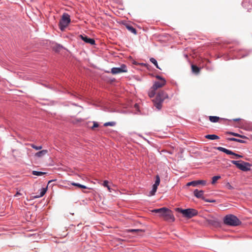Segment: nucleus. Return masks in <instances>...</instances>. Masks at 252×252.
I'll return each instance as SVG.
<instances>
[{
  "mask_svg": "<svg viewBox=\"0 0 252 252\" xmlns=\"http://www.w3.org/2000/svg\"><path fill=\"white\" fill-rule=\"evenodd\" d=\"M154 213H158L159 217L162 218L164 220H174V217L171 211L167 208H161L159 209H155L152 211Z\"/></svg>",
  "mask_w": 252,
  "mask_h": 252,
  "instance_id": "1",
  "label": "nucleus"
},
{
  "mask_svg": "<svg viewBox=\"0 0 252 252\" xmlns=\"http://www.w3.org/2000/svg\"><path fill=\"white\" fill-rule=\"evenodd\" d=\"M168 96L167 93L164 91L158 92L153 101L154 105L157 109H160L162 108V103Z\"/></svg>",
  "mask_w": 252,
  "mask_h": 252,
  "instance_id": "2",
  "label": "nucleus"
},
{
  "mask_svg": "<svg viewBox=\"0 0 252 252\" xmlns=\"http://www.w3.org/2000/svg\"><path fill=\"white\" fill-rule=\"evenodd\" d=\"M176 211L179 213H181L184 217L188 218L189 219L197 216L198 214L197 210L193 208L182 209L178 208L176 209Z\"/></svg>",
  "mask_w": 252,
  "mask_h": 252,
  "instance_id": "3",
  "label": "nucleus"
},
{
  "mask_svg": "<svg viewBox=\"0 0 252 252\" xmlns=\"http://www.w3.org/2000/svg\"><path fill=\"white\" fill-rule=\"evenodd\" d=\"M223 222L226 224L230 225L231 226H237L241 223V221L237 218L236 216L232 214L226 215L224 219Z\"/></svg>",
  "mask_w": 252,
  "mask_h": 252,
  "instance_id": "4",
  "label": "nucleus"
},
{
  "mask_svg": "<svg viewBox=\"0 0 252 252\" xmlns=\"http://www.w3.org/2000/svg\"><path fill=\"white\" fill-rule=\"evenodd\" d=\"M231 162L242 171H248L251 170V165L249 162L243 160H231Z\"/></svg>",
  "mask_w": 252,
  "mask_h": 252,
  "instance_id": "5",
  "label": "nucleus"
},
{
  "mask_svg": "<svg viewBox=\"0 0 252 252\" xmlns=\"http://www.w3.org/2000/svg\"><path fill=\"white\" fill-rule=\"evenodd\" d=\"M71 22L69 15L67 13L63 14L62 17L60 21L59 26L61 30L63 31Z\"/></svg>",
  "mask_w": 252,
  "mask_h": 252,
  "instance_id": "6",
  "label": "nucleus"
},
{
  "mask_svg": "<svg viewBox=\"0 0 252 252\" xmlns=\"http://www.w3.org/2000/svg\"><path fill=\"white\" fill-rule=\"evenodd\" d=\"M127 69L126 68V66L123 64V65H121L119 68H112L111 69V72L113 74H117V73H125V72H127Z\"/></svg>",
  "mask_w": 252,
  "mask_h": 252,
  "instance_id": "7",
  "label": "nucleus"
},
{
  "mask_svg": "<svg viewBox=\"0 0 252 252\" xmlns=\"http://www.w3.org/2000/svg\"><path fill=\"white\" fill-rule=\"evenodd\" d=\"M220 151H222V152H224L227 154H230V155H234L237 158H240V157H243L242 155H238V154L234 153V152H232V151L228 150V149H225V148H223V147H218L217 148Z\"/></svg>",
  "mask_w": 252,
  "mask_h": 252,
  "instance_id": "8",
  "label": "nucleus"
},
{
  "mask_svg": "<svg viewBox=\"0 0 252 252\" xmlns=\"http://www.w3.org/2000/svg\"><path fill=\"white\" fill-rule=\"evenodd\" d=\"M207 184V181L205 180H197V181H193L188 182L187 186H192L193 187H197L198 185L201 184L202 186H205Z\"/></svg>",
  "mask_w": 252,
  "mask_h": 252,
  "instance_id": "9",
  "label": "nucleus"
},
{
  "mask_svg": "<svg viewBox=\"0 0 252 252\" xmlns=\"http://www.w3.org/2000/svg\"><path fill=\"white\" fill-rule=\"evenodd\" d=\"M80 36L84 41L86 42V43H89L92 45L95 44V41L94 38H89L87 35H80Z\"/></svg>",
  "mask_w": 252,
  "mask_h": 252,
  "instance_id": "10",
  "label": "nucleus"
},
{
  "mask_svg": "<svg viewBox=\"0 0 252 252\" xmlns=\"http://www.w3.org/2000/svg\"><path fill=\"white\" fill-rule=\"evenodd\" d=\"M166 84V81L164 79H161L159 81L155 82V87L156 88V91L158 88H161L164 86Z\"/></svg>",
  "mask_w": 252,
  "mask_h": 252,
  "instance_id": "11",
  "label": "nucleus"
},
{
  "mask_svg": "<svg viewBox=\"0 0 252 252\" xmlns=\"http://www.w3.org/2000/svg\"><path fill=\"white\" fill-rule=\"evenodd\" d=\"M204 194V191L203 190H198V189H195L194 191V195L195 197H198V198L203 199Z\"/></svg>",
  "mask_w": 252,
  "mask_h": 252,
  "instance_id": "12",
  "label": "nucleus"
},
{
  "mask_svg": "<svg viewBox=\"0 0 252 252\" xmlns=\"http://www.w3.org/2000/svg\"><path fill=\"white\" fill-rule=\"evenodd\" d=\"M156 90L155 88V83L153 85L152 87L151 88L150 90L148 92V95L150 97H153L156 94Z\"/></svg>",
  "mask_w": 252,
  "mask_h": 252,
  "instance_id": "13",
  "label": "nucleus"
},
{
  "mask_svg": "<svg viewBox=\"0 0 252 252\" xmlns=\"http://www.w3.org/2000/svg\"><path fill=\"white\" fill-rule=\"evenodd\" d=\"M48 150H45V149H44V150H41L39 152H36L34 156L36 157H42L46 155V154H48Z\"/></svg>",
  "mask_w": 252,
  "mask_h": 252,
  "instance_id": "14",
  "label": "nucleus"
},
{
  "mask_svg": "<svg viewBox=\"0 0 252 252\" xmlns=\"http://www.w3.org/2000/svg\"><path fill=\"white\" fill-rule=\"evenodd\" d=\"M205 137L206 138H208V139H211V140L219 139V138H220L219 136H217V135H215V134L206 135V136H205Z\"/></svg>",
  "mask_w": 252,
  "mask_h": 252,
  "instance_id": "15",
  "label": "nucleus"
},
{
  "mask_svg": "<svg viewBox=\"0 0 252 252\" xmlns=\"http://www.w3.org/2000/svg\"><path fill=\"white\" fill-rule=\"evenodd\" d=\"M47 189V187H44V188H42L41 191L40 192V194L39 195H36L35 197H42V196L44 195V194L46 192Z\"/></svg>",
  "mask_w": 252,
  "mask_h": 252,
  "instance_id": "16",
  "label": "nucleus"
},
{
  "mask_svg": "<svg viewBox=\"0 0 252 252\" xmlns=\"http://www.w3.org/2000/svg\"><path fill=\"white\" fill-rule=\"evenodd\" d=\"M209 119L211 122H218V121L220 119V118L218 117V116H211L209 117Z\"/></svg>",
  "mask_w": 252,
  "mask_h": 252,
  "instance_id": "17",
  "label": "nucleus"
},
{
  "mask_svg": "<svg viewBox=\"0 0 252 252\" xmlns=\"http://www.w3.org/2000/svg\"><path fill=\"white\" fill-rule=\"evenodd\" d=\"M192 71L195 73H198L200 72V68H198V66L195 65H191Z\"/></svg>",
  "mask_w": 252,
  "mask_h": 252,
  "instance_id": "18",
  "label": "nucleus"
},
{
  "mask_svg": "<svg viewBox=\"0 0 252 252\" xmlns=\"http://www.w3.org/2000/svg\"><path fill=\"white\" fill-rule=\"evenodd\" d=\"M126 27L127 29L129 30V31L131 32L134 33V34H136V30L133 28V27H132V26L126 25Z\"/></svg>",
  "mask_w": 252,
  "mask_h": 252,
  "instance_id": "19",
  "label": "nucleus"
},
{
  "mask_svg": "<svg viewBox=\"0 0 252 252\" xmlns=\"http://www.w3.org/2000/svg\"><path fill=\"white\" fill-rule=\"evenodd\" d=\"M71 184L73 186H75V187L81 188L82 189H88V188L86 186H84V185H82V184H78V183L72 182Z\"/></svg>",
  "mask_w": 252,
  "mask_h": 252,
  "instance_id": "20",
  "label": "nucleus"
},
{
  "mask_svg": "<svg viewBox=\"0 0 252 252\" xmlns=\"http://www.w3.org/2000/svg\"><path fill=\"white\" fill-rule=\"evenodd\" d=\"M32 174H33V175L41 176L44 175V174H46V172H37V171H32Z\"/></svg>",
  "mask_w": 252,
  "mask_h": 252,
  "instance_id": "21",
  "label": "nucleus"
},
{
  "mask_svg": "<svg viewBox=\"0 0 252 252\" xmlns=\"http://www.w3.org/2000/svg\"><path fill=\"white\" fill-rule=\"evenodd\" d=\"M157 186L155 183L153 185V189L151 190V191L150 192L151 195H154L155 192H156V191H157Z\"/></svg>",
  "mask_w": 252,
  "mask_h": 252,
  "instance_id": "22",
  "label": "nucleus"
},
{
  "mask_svg": "<svg viewBox=\"0 0 252 252\" xmlns=\"http://www.w3.org/2000/svg\"><path fill=\"white\" fill-rule=\"evenodd\" d=\"M160 181V177L159 176V175H157L156 176V180L155 181V184L157 189H158V186H159V185Z\"/></svg>",
  "mask_w": 252,
  "mask_h": 252,
  "instance_id": "23",
  "label": "nucleus"
},
{
  "mask_svg": "<svg viewBox=\"0 0 252 252\" xmlns=\"http://www.w3.org/2000/svg\"><path fill=\"white\" fill-rule=\"evenodd\" d=\"M221 178V176L220 175H218L217 176H214L212 178V184H215V183L217 181V180H219V179Z\"/></svg>",
  "mask_w": 252,
  "mask_h": 252,
  "instance_id": "24",
  "label": "nucleus"
},
{
  "mask_svg": "<svg viewBox=\"0 0 252 252\" xmlns=\"http://www.w3.org/2000/svg\"><path fill=\"white\" fill-rule=\"evenodd\" d=\"M150 61L154 63V64L158 68H159V69H161L160 68H159V67L158 66V62L156 60H155V59L154 58H151L150 59Z\"/></svg>",
  "mask_w": 252,
  "mask_h": 252,
  "instance_id": "25",
  "label": "nucleus"
},
{
  "mask_svg": "<svg viewBox=\"0 0 252 252\" xmlns=\"http://www.w3.org/2000/svg\"><path fill=\"white\" fill-rule=\"evenodd\" d=\"M30 146L32 147L33 148H34L35 150H41L42 149V146H36L34 145V144H29Z\"/></svg>",
  "mask_w": 252,
  "mask_h": 252,
  "instance_id": "26",
  "label": "nucleus"
},
{
  "mask_svg": "<svg viewBox=\"0 0 252 252\" xmlns=\"http://www.w3.org/2000/svg\"><path fill=\"white\" fill-rule=\"evenodd\" d=\"M115 124H116V123L114 122H106L105 123H104V125L105 126H114Z\"/></svg>",
  "mask_w": 252,
  "mask_h": 252,
  "instance_id": "27",
  "label": "nucleus"
},
{
  "mask_svg": "<svg viewBox=\"0 0 252 252\" xmlns=\"http://www.w3.org/2000/svg\"><path fill=\"white\" fill-rule=\"evenodd\" d=\"M103 185L104 187H107L109 190H110V187L108 186V181H103Z\"/></svg>",
  "mask_w": 252,
  "mask_h": 252,
  "instance_id": "28",
  "label": "nucleus"
},
{
  "mask_svg": "<svg viewBox=\"0 0 252 252\" xmlns=\"http://www.w3.org/2000/svg\"><path fill=\"white\" fill-rule=\"evenodd\" d=\"M203 200H204L206 202H212V203H214V202H216V200L207 199V198H203Z\"/></svg>",
  "mask_w": 252,
  "mask_h": 252,
  "instance_id": "29",
  "label": "nucleus"
},
{
  "mask_svg": "<svg viewBox=\"0 0 252 252\" xmlns=\"http://www.w3.org/2000/svg\"><path fill=\"white\" fill-rule=\"evenodd\" d=\"M226 187L229 189H233V187L231 186V184H229V183H227L226 184Z\"/></svg>",
  "mask_w": 252,
  "mask_h": 252,
  "instance_id": "30",
  "label": "nucleus"
},
{
  "mask_svg": "<svg viewBox=\"0 0 252 252\" xmlns=\"http://www.w3.org/2000/svg\"><path fill=\"white\" fill-rule=\"evenodd\" d=\"M98 126H99V125L97 123V122H94V124H93V126H92V128H94L95 127H98Z\"/></svg>",
  "mask_w": 252,
  "mask_h": 252,
  "instance_id": "31",
  "label": "nucleus"
},
{
  "mask_svg": "<svg viewBox=\"0 0 252 252\" xmlns=\"http://www.w3.org/2000/svg\"><path fill=\"white\" fill-rule=\"evenodd\" d=\"M227 140H228L229 141H237L238 139H236V138H228Z\"/></svg>",
  "mask_w": 252,
  "mask_h": 252,
  "instance_id": "32",
  "label": "nucleus"
},
{
  "mask_svg": "<svg viewBox=\"0 0 252 252\" xmlns=\"http://www.w3.org/2000/svg\"><path fill=\"white\" fill-rule=\"evenodd\" d=\"M236 136L241 137V138H247L246 136H242V135L239 134V133H236Z\"/></svg>",
  "mask_w": 252,
  "mask_h": 252,
  "instance_id": "33",
  "label": "nucleus"
},
{
  "mask_svg": "<svg viewBox=\"0 0 252 252\" xmlns=\"http://www.w3.org/2000/svg\"><path fill=\"white\" fill-rule=\"evenodd\" d=\"M237 142H240V143H245V142H246V141H245V140H243V139H238V140H237Z\"/></svg>",
  "mask_w": 252,
  "mask_h": 252,
  "instance_id": "34",
  "label": "nucleus"
},
{
  "mask_svg": "<svg viewBox=\"0 0 252 252\" xmlns=\"http://www.w3.org/2000/svg\"><path fill=\"white\" fill-rule=\"evenodd\" d=\"M230 135H234V136H236V133H233V132H229L228 133Z\"/></svg>",
  "mask_w": 252,
  "mask_h": 252,
  "instance_id": "35",
  "label": "nucleus"
},
{
  "mask_svg": "<svg viewBox=\"0 0 252 252\" xmlns=\"http://www.w3.org/2000/svg\"><path fill=\"white\" fill-rule=\"evenodd\" d=\"M138 229H131V230H130V231L131 232H133V231H138Z\"/></svg>",
  "mask_w": 252,
  "mask_h": 252,
  "instance_id": "36",
  "label": "nucleus"
},
{
  "mask_svg": "<svg viewBox=\"0 0 252 252\" xmlns=\"http://www.w3.org/2000/svg\"><path fill=\"white\" fill-rule=\"evenodd\" d=\"M157 78L158 79H159L160 80H161V79H163L162 77H160V76H157Z\"/></svg>",
  "mask_w": 252,
  "mask_h": 252,
  "instance_id": "37",
  "label": "nucleus"
},
{
  "mask_svg": "<svg viewBox=\"0 0 252 252\" xmlns=\"http://www.w3.org/2000/svg\"><path fill=\"white\" fill-rule=\"evenodd\" d=\"M239 120H240L239 119H234V121H239Z\"/></svg>",
  "mask_w": 252,
  "mask_h": 252,
  "instance_id": "38",
  "label": "nucleus"
},
{
  "mask_svg": "<svg viewBox=\"0 0 252 252\" xmlns=\"http://www.w3.org/2000/svg\"><path fill=\"white\" fill-rule=\"evenodd\" d=\"M19 192H17V194H16V195H19Z\"/></svg>",
  "mask_w": 252,
  "mask_h": 252,
  "instance_id": "39",
  "label": "nucleus"
},
{
  "mask_svg": "<svg viewBox=\"0 0 252 252\" xmlns=\"http://www.w3.org/2000/svg\"><path fill=\"white\" fill-rule=\"evenodd\" d=\"M19 192H17V194H16V195H19Z\"/></svg>",
  "mask_w": 252,
  "mask_h": 252,
  "instance_id": "40",
  "label": "nucleus"
},
{
  "mask_svg": "<svg viewBox=\"0 0 252 252\" xmlns=\"http://www.w3.org/2000/svg\"><path fill=\"white\" fill-rule=\"evenodd\" d=\"M51 182H52V181H49V182H48V183H51Z\"/></svg>",
  "mask_w": 252,
  "mask_h": 252,
  "instance_id": "41",
  "label": "nucleus"
}]
</instances>
